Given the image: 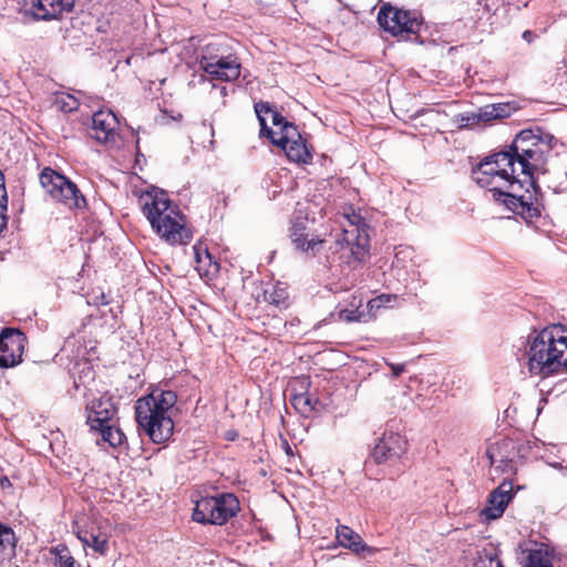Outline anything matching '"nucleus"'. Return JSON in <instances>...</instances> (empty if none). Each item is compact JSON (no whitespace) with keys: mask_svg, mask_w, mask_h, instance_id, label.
<instances>
[{"mask_svg":"<svg viewBox=\"0 0 567 567\" xmlns=\"http://www.w3.org/2000/svg\"><path fill=\"white\" fill-rule=\"evenodd\" d=\"M405 440L399 433H384L374 445L371 456L378 464L393 461L405 452Z\"/></svg>","mask_w":567,"mask_h":567,"instance_id":"14","label":"nucleus"},{"mask_svg":"<svg viewBox=\"0 0 567 567\" xmlns=\"http://www.w3.org/2000/svg\"><path fill=\"white\" fill-rule=\"evenodd\" d=\"M403 252V250H400L395 254V258L399 259L400 254Z\"/></svg>","mask_w":567,"mask_h":567,"instance_id":"46","label":"nucleus"},{"mask_svg":"<svg viewBox=\"0 0 567 567\" xmlns=\"http://www.w3.org/2000/svg\"><path fill=\"white\" fill-rule=\"evenodd\" d=\"M91 430L99 432L102 436V440L109 443L112 447L120 446L125 439L124 433L118 426H116L115 421L110 422L109 424H103L101 427H94Z\"/></svg>","mask_w":567,"mask_h":567,"instance_id":"28","label":"nucleus"},{"mask_svg":"<svg viewBox=\"0 0 567 567\" xmlns=\"http://www.w3.org/2000/svg\"><path fill=\"white\" fill-rule=\"evenodd\" d=\"M528 372L549 377L567 367V329L551 324L528 334L524 353Z\"/></svg>","mask_w":567,"mask_h":567,"instance_id":"2","label":"nucleus"},{"mask_svg":"<svg viewBox=\"0 0 567 567\" xmlns=\"http://www.w3.org/2000/svg\"><path fill=\"white\" fill-rule=\"evenodd\" d=\"M118 120L111 110H100L92 116L90 135L99 143H109L116 135Z\"/></svg>","mask_w":567,"mask_h":567,"instance_id":"17","label":"nucleus"},{"mask_svg":"<svg viewBox=\"0 0 567 567\" xmlns=\"http://www.w3.org/2000/svg\"><path fill=\"white\" fill-rule=\"evenodd\" d=\"M17 542L13 529L0 522V566L16 557Z\"/></svg>","mask_w":567,"mask_h":567,"instance_id":"24","label":"nucleus"},{"mask_svg":"<svg viewBox=\"0 0 567 567\" xmlns=\"http://www.w3.org/2000/svg\"><path fill=\"white\" fill-rule=\"evenodd\" d=\"M270 121L274 126L278 127L279 132H275V136H285L286 135V128H288V125H295L291 122H288L277 110H274V112L270 115Z\"/></svg>","mask_w":567,"mask_h":567,"instance_id":"37","label":"nucleus"},{"mask_svg":"<svg viewBox=\"0 0 567 567\" xmlns=\"http://www.w3.org/2000/svg\"><path fill=\"white\" fill-rule=\"evenodd\" d=\"M271 142L281 147L287 157L295 163L307 164L312 159L311 152L296 125H288L286 135L279 137L274 136Z\"/></svg>","mask_w":567,"mask_h":567,"instance_id":"10","label":"nucleus"},{"mask_svg":"<svg viewBox=\"0 0 567 567\" xmlns=\"http://www.w3.org/2000/svg\"><path fill=\"white\" fill-rule=\"evenodd\" d=\"M378 22L386 32L398 37L404 33L416 34L420 31L422 18L415 11L384 4L378 13Z\"/></svg>","mask_w":567,"mask_h":567,"instance_id":"9","label":"nucleus"},{"mask_svg":"<svg viewBox=\"0 0 567 567\" xmlns=\"http://www.w3.org/2000/svg\"><path fill=\"white\" fill-rule=\"evenodd\" d=\"M513 111L514 109L508 103L489 104L483 107V116H485L486 122H489L492 120L508 117Z\"/></svg>","mask_w":567,"mask_h":567,"instance_id":"32","label":"nucleus"},{"mask_svg":"<svg viewBox=\"0 0 567 567\" xmlns=\"http://www.w3.org/2000/svg\"><path fill=\"white\" fill-rule=\"evenodd\" d=\"M369 257V236L358 234V229H343L342 237L331 247L329 261L348 276L363 266Z\"/></svg>","mask_w":567,"mask_h":567,"instance_id":"5","label":"nucleus"},{"mask_svg":"<svg viewBox=\"0 0 567 567\" xmlns=\"http://www.w3.org/2000/svg\"><path fill=\"white\" fill-rule=\"evenodd\" d=\"M383 298H389V295H381L374 299H371L368 302L369 310L373 311L374 309H380L383 306Z\"/></svg>","mask_w":567,"mask_h":567,"instance_id":"39","label":"nucleus"},{"mask_svg":"<svg viewBox=\"0 0 567 567\" xmlns=\"http://www.w3.org/2000/svg\"><path fill=\"white\" fill-rule=\"evenodd\" d=\"M78 538L81 540L83 546L91 547L94 551L100 555H106L109 550V538L110 534L107 530V523H92L89 528H79L76 532Z\"/></svg>","mask_w":567,"mask_h":567,"instance_id":"18","label":"nucleus"},{"mask_svg":"<svg viewBox=\"0 0 567 567\" xmlns=\"http://www.w3.org/2000/svg\"><path fill=\"white\" fill-rule=\"evenodd\" d=\"M176 401L177 395L171 390H155L136 401V422L155 444L164 443L173 435L169 411Z\"/></svg>","mask_w":567,"mask_h":567,"instance_id":"4","label":"nucleus"},{"mask_svg":"<svg viewBox=\"0 0 567 567\" xmlns=\"http://www.w3.org/2000/svg\"><path fill=\"white\" fill-rule=\"evenodd\" d=\"M7 209H0V234L7 227V216L4 214Z\"/></svg>","mask_w":567,"mask_h":567,"instance_id":"43","label":"nucleus"},{"mask_svg":"<svg viewBox=\"0 0 567 567\" xmlns=\"http://www.w3.org/2000/svg\"><path fill=\"white\" fill-rule=\"evenodd\" d=\"M193 250L195 269L198 271L200 277H208L212 272H216L218 270V264L213 259V256L206 246L197 243L193 246Z\"/></svg>","mask_w":567,"mask_h":567,"instance_id":"23","label":"nucleus"},{"mask_svg":"<svg viewBox=\"0 0 567 567\" xmlns=\"http://www.w3.org/2000/svg\"><path fill=\"white\" fill-rule=\"evenodd\" d=\"M75 0H25L27 12L38 20L56 19L73 9Z\"/></svg>","mask_w":567,"mask_h":567,"instance_id":"13","label":"nucleus"},{"mask_svg":"<svg viewBox=\"0 0 567 567\" xmlns=\"http://www.w3.org/2000/svg\"><path fill=\"white\" fill-rule=\"evenodd\" d=\"M140 205L152 229L167 244L187 245L190 241L193 233L166 192L153 187L141 195Z\"/></svg>","mask_w":567,"mask_h":567,"instance_id":"3","label":"nucleus"},{"mask_svg":"<svg viewBox=\"0 0 567 567\" xmlns=\"http://www.w3.org/2000/svg\"><path fill=\"white\" fill-rule=\"evenodd\" d=\"M545 141L546 135L543 136L540 130H523L516 135L508 151L485 157L472 169V178L477 185L487 188L496 202L503 203L508 210L520 215L527 221L540 216L543 203L535 190L526 188L522 193L515 155L536 148Z\"/></svg>","mask_w":567,"mask_h":567,"instance_id":"1","label":"nucleus"},{"mask_svg":"<svg viewBox=\"0 0 567 567\" xmlns=\"http://www.w3.org/2000/svg\"><path fill=\"white\" fill-rule=\"evenodd\" d=\"M522 38L527 42V43H532L534 42V40L537 38V35L530 31V30H526L523 32L522 34Z\"/></svg>","mask_w":567,"mask_h":567,"instance_id":"41","label":"nucleus"},{"mask_svg":"<svg viewBox=\"0 0 567 567\" xmlns=\"http://www.w3.org/2000/svg\"><path fill=\"white\" fill-rule=\"evenodd\" d=\"M274 110L275 109H272L268 102H259L255 104V112L260 124V134L262 136H267L270 140L275 136L276 133L267 125V121L270 118Z\"/></svg>","mask_w":567,"mask_h":567,"instance_id":"29","label":"nucleus"},{"mask_svg":"<svg viewBox=\"0 0 567 567\" xmlns=\"http://www.w3.org/2000/svg\"><path fill=\"white\" fill-rule=\"evenodd\" d=\"M547 141L539 143L538 147L532 148L528 152L515 155V167L518 172V181L522 183V193L529 188L538 194L539 202L542 203V194L537 187L533 175L534 172L543 168L547 161V155L553 148L551 142L554 137L546 134Z\"/></svg>","mask_w":567,"mask_h":567,"instance_id":"8","label":"nucleus"},{"mask_svg":"<svg viewBox=\"0 0 567 567\" xmlns=\"http://www.w3.org/2000/svg\"><path fill=\"white\" fill-rule=\"evenodd\" d=\"M228 54L229 53L226 45L220 42H210L206 44L202 50L199 66L205 72L207 71L209 63H218Z\"/></svg>","mask_w":567,"mask_h":567,"instance_id":"25","label":"nucleus"},{"mask_svg":"<svg viewBox=\"0 0 567 567\" xmlns=\"http://www.w3.org/2000/svg\"><path fill=\"white\" fill-rule=\"evenodd\" d=\"M0 183H4V176L1 171H0Z\"/></svg>","mask_w":567,"mask_h":567,"instance_id":"45","label":"nucleus"},{"mask_svg":"<svg viewBox=\"0 0 567 567\" xmlns=\"http://www.w3.org/2000/svg\"><path fill=\"white\" fill-rule=\"evenodd\" d=\"M349 221V226L344 227L343 229H358V234L360 235H368L367 233V224L364 223V219L357 214H352L351 216L347 217Z\"/></svg>","mask_w":567,"mask_h":567,"instance_id":"38","label":"nucleus"},{"mask_svg":"<svg viewBox=\"0 0 567 567\" xmlns=\"http://www.w3.org/2000/svg\"><path fill=\"white\" fill-rule=\"evenodd\" d=\"M389 365L392 369V372H393L394 377H399L404 371V364H393V363H390Z\"/></svg>","mask_w":567,"mask_h":567,"instance_id":"42","label":"nucleus"},{"mask_svg":"<svg viewBox=\"0 0 567 567\" xmlns=\"http://www.w3.org/2000/svg\"><path fill=\"white\" fill-rule=\"evenodd\" d=\"M453 122L456 124L457 128H468L477 125L481 122H486L485 116H483V107H481L477 112H466L456 114L453 117Z\"/></svg>","mask_w":567,"mask_h":567,"instance_id":"31","label":"nucleus"},{"mask_svg":"<svg viewBox=\"0 0 567 567\" xmlns=\"http://www.w3.org/2000/svg\"><path fill=\"white\" fill-rule=\"evenodd\" d=\"M205 80H206L205 75H204V74H202V75H200V81H205Z\"/></svg>","mask_w":567,"mask_h":567,"instance_id":"48","label":"nucleus"},{"mask_svg":"<svg viewBox=\"0 0 567 567\" xmlns=\"http://www.w3.org/2000/svg\"><path fill=\"white\" fill-rule=\"evenodd\" d=\"M390 298H391L390 296H389V298H383V303H384V302H389V301H390Z\"/></svg>","mask_w":567,"mask_h":567,"instance_id":"47","label":"nucleus"},{"mask_svg":"<svg viewBox=\"0 0 567 567\" xmlns=\"http://www.w3.org/2000/svg\"><path fill=\"white\" fill-rule=\"evenodd\" d=\"M307 224V217L302 216L301 214L296 215L291 221L290 239L296 249L303 252H315L317 247L322 244V240L315 238L308 239Z\"/></svg>","mask_w":567,"mask_h":567,"instance_id":"20","label":"nucleus"},{"mask_svg":"<svg viewBox=\"0 0 567 567\" xmlns=\"http://www.w3.org/2000/svg\"><path fill=\"white\" fill-rule=\"evenodd\" d=\"M513 484L511 481H503L488 497V506L483 511L487 518H498L503 515L508 503L513 498Z\"/></svg>","mask_w":567,"mask_h":567,"instance_id":"19","label":"nucleus"},{"mask_svg":"<svg viewBox=\"0 0 567 567\" xmlns=\"http://www.w3.org/2000/svg\"><path fill=\"white\" fill-rule=\"evenodd\" d=\"M336 537L339 544L355 554L372 555L375 549L369 547L359 534L353 532L350 527L340 525L337 527Z\"/></svg>","mask_w":567,"mask_h":567,"instance_id":"22","label":"nucleus"},{"mask_svg":"<svg viewBox=\"0 0 567 567\" xmlns=\"http://www.w3.org/2000/svg\"><path fill=\"white\" fill-rule=\"evenodd\" d=\"M50 551L54 557L55 567H81L65 545L59 544L55 547H52Z\"/></svg>","mask_w":567,"mask_h":567,"instance_id":"30","label":"nucleus"},{"mask_svg":"<svg viewBox=\"0 0 567 567\" xmlns=\"http://www.w3.org/2000/svg\"><path fill=\"white\" fill-rule=\"evenodd\" d=\"M54 104L60 111L64 113L76 111L80 105L79 101L73 95L64 93L55 96Z\"/></svg>","mask_w":567,"mask_h":567,"instance_id":"35","label":"nucleus"},{"mask_svg":"<svg viewBox=\"0 0 567 567\" xmlns=\"http://www.w3.org/2000/svg\"><path fill=\"white\" fill-rule=\"evenodd\" d=\"M474 567H503L501 559L498 558L495 549H483L476 559Z\"/></svg>","mask_w":567,"mask_h":567,"instance_id":"34","label":"nucleus"},{"mask_svg":"<svg viewBox=\"0 0 567 567\" xmlns=\"http://www.w3.org/2000/svg\"><path fill=\"white\" fill-rule=\"evenodd\" d=\"M61 352L75 360L78 365H83L81 374L74 380V386L76 389H80V386L86 388V380H94V371L85 358L87 351L80 344V338L74 334L69 336L64 341Z\"/></svg>","mask_w":567,"mask_h":567,"instance_id":"15","label":"nucleus"},{"mask_svg":"<svg viewBox=\"0 0 567 567\" xmlns=\"http://www.w3.org/2000/svg\"><path fill=\"white\" fill-rule=\"evenodd\" d=\"M117 409L107 395L93 398L85 403L86 423L90 429L101 427L114 421Z\"/></svg>","mask_w":567,"mask_h":567,"instance_id":"12","label":"nucleus"},{"mask_svg":"<svg viewBox=\"0 0 567 567\" xmlns=\"http://www.w3.org/2000/svg\"><path fill=\"white\" fill-rule=\"evenodd\" d=\"M240 509L238 498L231 493L206 496L198 499L193 512V519L200 524L224 525Z\"/></svg>","mask_w":567,"mask_h":567,"instance_id":"6","label":"nucleus"},{"mask_svg":"<svg viewBox=\"0 0 567 567\" xmlns=\"http://www.w3.org/2000/svg\"><path fill=\"white\" fill-rule=\"evenodd\" d=\"M288 297L287 287L281 282L268 285L262 293L264 301L280 309L288 307Z\"/></svg>","mask_w":567,"mask_h":567,"instance_id":"26","label":"nucleus"},{"mask_svg":"<svg viewBox=\"0 0 567 567\" xmlns=\"http://www.w3.org/2000/svg\"><path fill=\"white\" fill-rule=\"evenodd\" d=\"M524 567H554L551 551L544 546L528 550Z\"/></svg>","mask_w":567,"mask_h":567,"instance_id":"27","label":"nucleus"},{"mask_svg":"<svg viewBox=\"0 0 567 567\" xmlns=\"http://www.w3.org/2000/svg\"><path fill=\"white\" fill-rule=\"evenodd\" d=\"M8 196L4 183H0V209H7Z\"/></svg>","mask_w":567,"mask_h":567,"instance_id":"40","label":"nucleus"},{"mask_svg":"<svg viewBox=\"0 0 567 567\" xmlns=\"http://www.w3.org/2000/svg\"><path fill=\"white\" fill-rule=\"evenodd\" d=\"M286 452H287L288 454H289V453H291V449H290V446L288 445V443H287V442H286Z\"/></svg>","mask_w":567,"mask_h":567,"instance_id":"44","label":"nucleus"},{"mask_svg":"<svg viewBox=\"0 0 567 567\" xmlns=\"http://www.w3.org/2000/svg\"><path fill=\"white\" fill-rule=\"evenodd\" d=\"M361 306V300H359V305L355 309H343L339 312L340 319L347 321V322H353V321H367L368 317H371V315H365L363 311L359 310V307Z\"/></svg>","mask_w":567,"mask_h":567,"instance_id":"36","label":"nucleus"},{"mask_svg":"<svg viewBox=\"0 0 567 567\" xmlns=\"http://www.w3.org/2000/svg\"><path fill=\"white\" fill-rule=\"evenodd\" d=\"M40 184L44 192L56 203L70 209H83L86 207V199L75 183L56 171L45 167L41 171Z\"/></svg>","mask_w":567,"mask_h":567,"instance_id":"7","label":"nucleus"},{"mask_svg":"<svg viewBox=\"0 0 567 567\" xmlns=\"http://www.w3.org/2000/svg\"><path fill=\"white\" fill-rule=\"evenodd\" d=\"M514 450L515 443L511 439L503 437L491 443L485 454L492 467L507 473L514 470Z\"/></svg>","mask_w":567,"mask_h":567,"instance_id":"16","label":"nucleus"},{"mask_svg":"<svg viewBox=\"0 0 567 567\" xmlns=\"http://www.w3.org/2000/svg\"><path fill=\"white\" fill-rule=\"evenodd\" d=\"M24 340L18 329L6 328L0 332V367H14L21 362Z\"/></svg>","mask_w":567,"mask_h":567,"instance_id":"11","label":"nucleus"},{"mask_svg":"<svg viewBox=\"0 0 567 567\" xmlns=\"http://www.w3.org/2000/svg\"><path fill=\"white\" fill-rule=\"evenodd\" d=\"M317 403V400L312 401V399L305 393L296 394L291 398V404L299 413L303 415H308L309 413L315 411Z\"/></svg>","mask_w":567,"mask_h":567,"instance_id":"33","label":"nucleus"},{"mask_svg":"<svg viewBox=\"0 0 567 567\" xmlns=\"http://www.w3.org/2000/svg\"><path fill=\"white\" fill-rule=\"evenodd\" d=\"M241 64L235 54L229 53L218 63H209L207 71L213 79L231 82L240 76Z\"/></svg>","mask_w":567,"mask_h":567,"instance_id":"21","label":"nucleus"}]
</instances>
